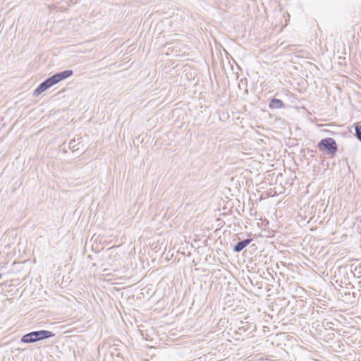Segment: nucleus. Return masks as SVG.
<instances>
[{"mask_svg": "<svg viewBox=\"0 0 361 361\" xmlns=\"http://www.w3.org/2000/svg\"><path fill=\"white\" fill-rule=\"evenodd\" d=\"M54 333L48 330L34 331L23 335L21 338V341L25 343H32L54 337Z\"/></svg>", "mask_w": 361, "mask_h": 361, "instance_id": "1", "label": "nucleus"}, {"mask_svg": "<svg viewBox=\"0 0 361 361\" xmlns=\"http://www.w3.org/2000/svg\"><path fill=\"white\" fill-rule=\"evenodd\" d=\"M320 151L324 152L328 155H334L338 151V145L332 137L322 139L317 144Z\"/></svg>", "mask_w": 361, "mask_h": 361, "instance_id": "2", "label": "nucleus"}, {"mask_svg": "<svg viewBox=\"0 0 361 361\" xmlns=\"http://www.w3.org/2000/svg\"><path fill=\"white\" fill-rule=\"evenodd\" d=\"M73 71L72 70H65L59 73H56L49 77L45 80L48 82L49 86L51 87L59 82L71 77L73 75Z\"/></svg>", "mask_w": 361, "mask_h": 361, "instance_id": "3", "label": "nucleus"}, {"mask_svg": "<svg viewBox=\"0 0 361 361\" xmlns=\"http://www.w3.org/2000/svg\"><path fill=\"white\" fill-rule=\"evenodd\" d=\"M252 240V238H246L243 240L238 242L233 247V250L235 252H241L245 247H246Z\"/></svg>", "mask_w": 361, "mask_h": 361, "instance_id": "4", "label": "nucleus"}, {"mask_svg": "<svg viewBox=\"0 0 361 361\" xmlns=\"http://www.w3.org/2000/svg\"><path fill=\"white\" fill-rule=\"evenodd\" d=\"M50 88L46 80L41 82L33 92V96L37 97L42 92Z\"/></svg>", "mask_w": 361, "mask_h": 361, "instance_id": "5", "label": "nucleus"}, {"mask_svg": "<svg viewBox=\"0 0 361 361\" xmlns=\"http://www.w3.org/2000/svg\"><path fill=\"white\" fill-rule=\"evenodd\" d=\"M270 109H280L285 106L283 102L279 99L273 98L269 102Z\"/></svg>", "mask_w": 361, "mask_h": 361, "instance_id": "6", "label": "nucleus"}, {"mask_svg": "<svg viewBox=\"0 0 361 361\" xmlns=\"http://www.w3.org/2000/svg\"><path fill=\"white\" fill-rule=\"evenodd\" d=\"M241 326H239V330L247 332L250 329V325L248 322L240 321Z\"/></svg>", "mask_w": 361, "mask_h": 361, "instance_id": "7", "label": "nucleus"}, {"mask_svg": "<svg viewBox=\"0 0 361 361\" xmlns=\"http://www.w3.org/2000/svg\"><path fill=\"white\" fill-rule=\"evenodd\" d=\"M355 136L361 142V125L357 124L355 127Z\"/></svg>", "mask_w": 361, "mask_h": 361, "instance_id": "8", "label": "nucleus"}, {"mask_svg": "<svg viewBox=\"0 0 361 361\" xmlns=\"http://www.w3.org/2000/svg\"><path fill=\"white\" fill-rule=\"evenodd\" d=\"M322 326L325 329H331L333 326V323L329 322H322Z\"/></svg>", "mask_w": 361, "mask_h": 361, "instance_id": "9", "label": "nucleus"}, {"mask_svg": "<svg viewBox=\"0 0 361 361\" xmlns=\"http://www.w3.org/2000/svg\"><path fill=\"white\" fill-rule=\"evenodd\" d=\"M74 142L75 141H71V142H70V147H71V145L73 144V142Z\"/></svg>", "mask_w": 361, "mask_h": 361, "instance_id": "10", "label": "nucleus"}]
</instances>
